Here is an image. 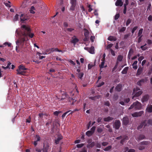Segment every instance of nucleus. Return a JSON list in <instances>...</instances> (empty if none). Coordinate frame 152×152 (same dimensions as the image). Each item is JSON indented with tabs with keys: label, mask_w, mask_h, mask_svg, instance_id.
<instances>
[{
	"label": "nucleus",
	"mask_w": 152,
	"mask_h": 152,
	"mask_svg": "<svg viewBox=\"0 0 152 152\" xmlns=\"http://www.w3.org/2000/svg\"><path fill=\"white\" fill-rule=\"evenodd\" d=\"M21 30L18 32L17 30L16 31V33L22 36L16 42V44L18 45H19L22 46L23 47L25 42L28 40V37L32 38L34 34L33 33H31V29L28 26L23 25L21 27Z\"/></svg>",
	"instance_id": "nucleus-1"
},
{
	"label": "nucleus",
	"mask_w": 152,
	"mask_h": 152,
	"mask_svg": "<svg viewBox=\"0 0 152 152\" xmlns=\"http://www.w3.org/2000/svg\"><path fill=\"white\" fill-rule=\"evenodd\" d=\"M133 108H134L136 110H141L142 108V104L140 103L138 101H136L131 105L129 108V109H131Z\"/></svg>",
	"instance_id": "nucleus-2"
},
{
	"label": "nucleus",
	"mask_w": 152,
	"mask_h": 152,
	"mask_svg": "<svg viewBox=\"0 0 152 152\" xmlns=\"http://www.w3.org/2000/svg\"><path fill=\"white\" fill-rule=\"evenodd\" d=\"M142 93L141 90L140 89L136 88H134L132 93V95H134L132 97V99H134L135 97H138Z\"/></svg>",
	"instance_id": "nucleus-3"
},
{
	"label": "nucleus",
	"mask_w": 152,
	"mask_h": 152,
	"mask_svg": "<svg viewBox=\"0 0 152 152\" xmlns=\"http://www.w3.org/2000/svg\"><path fill=\"white\" fill-rule=\"evenodd\" d=\"M121 126V123L119 120H116L113 125V127L115 129H118Z\"/></svg>",
	"instance_id": "nucleus-4"
},
{
	"label": "nucleus",
	"mask_w": 152,
	"mask_h": 152,
	"mask_svg": "<svg viewBox=\"0 0 152 152\" xmlns=\"http://www.w3.org/2000/svg\"><path fill=\"white\" fill-rule=\"evenodd\" d=\"M144 113L143 111H140L139 112H135L132 114V115L134 117L141 116Z\"/></svg>",
	"instance_id": "nucleus-5"
},
{
	"label": "nucleus",
	"mask_w": 152,
	"mask_h": 152,
	"mask_svg": "<svg viewBox=\"0 0 152 152\" xmlns=\"http://www.w3.org/2000/svg\"><path fill=\"white\" fill-rule=\"evenodd\" d=\"M146 120H145L141 122L140 124L137 127V129L139 130L142 129L144 126L145 127L147 126V124H146Z\"/></svg>",
	"instance_id": "nucleus-6"
},
{
	"label": "nucleus",
	"mask_w": 152,
	"mask_h": 152,
	"mask_svg": "<svg viewBox=\"0 0 152 152\" xmlns=\"http://www.w3.org/2000/svg\"><path fill=\"white\" fill-rule=\"evenodd\" d=\"M84 49L87 50L89 53L91 54H94V46H92L91 48L85 47Z\"/></svg>",
	"instance_id": "nucleus-7"
},
{
	"label": "nucleus",
	"mask_w": 152,
	"mask_h": 152,
	"mask_svg": "<svg viewBox=\"0 0 152 152\" xmlns=\"http://www.w3.org/2000/svg\"><path fill=\"white\" fill-rule=\"evenodd\" d=\"M129 122V119L127 117H124L122 119L123 125L126 126L128 124Z\"/></svg>",
	"instance_id": "nucleus-8"
},
{
	"label": "nucleus",
	"mask_w": 152,
	"mask_h": 152,
	"mask_svg": "<svg viewBox=\"0 0 152 152\" xmlns=\"http://www.w3.org/2000/svg\"><path fill=\"white\" fill-rule=\"evenodd\" d=\"M49 148V146L48 144H44L43 145L42 151L43 152H48Z\"/></svg>",
	"instance_id": "nucleus-9"
},
{
	"label": "nucleus",
	"mask_w": 152,
	"mask_h": 152,
	"mask_svg": "<svg viewBox=\"0 0 152 152\" xmlns=\"http://www.w3.org/2000/svg\"><path fill=\"white\" fill-rule=\"evenodd\" d=\"M72 39L71 40V42L74 45H75L79 41V39L77 38L75 36H74Z\"/></svg>",
	"instance_id": "nucleus-10"
},
{
	"label": "nucleus",
	"mask_w": 152,
	"mask_h": 152,
	"mask_svg": "<svg viewBox=\"0 0 152 152\" xmlns=\"http://www.w3.org/2000/svg\"><path fill=\"white\" fill-rule=\"evenodd\" d=\"M149 98V96L148 94L144 95L142 99V102H144L148 101Z\"/></svg>",
	"instance_id": "nucleus-11"
},
{
	"label": "nucleus",
	"mask_w": 152,
	"mask_h": 152,
	"mask_svg": "<svg viewBox=\"0 0 152 152\" xmlns=\"http://www.w3.org/2000/svg\"><path fill=\"white\" fill-rule=\"evenodd\" d=\"M123 4V2L121 0H117L115 3L116 6L121 7Z\"/></svg>",
	"instance_id": "nucleus-12"
},
{
	"label": "nucleus",
	"mask_w": 152,
	"mask_h": 152,
	"mask_svg": "<svg viewBox=\"0 0 152 152\" xmlns=\"http://www.w3.org/2000/svg\"><path fill=\"white\" fill-rule=\"evenodd\" d=\"M17 75H24L26 72L25 71H24V70L18 69L17 70Z\"/></svg>",
	"instance_id": "nucleus-13"
},
{
	"label": "nucleus",
	"mask_w": 152,
	"mask_h": 152,
	"mask_svg": "<svg viewBox=\"0 0 152 152\" xmlns=\"http://www.w3.org/2000/svg\"><path fill=\"white\" fill-rule=\"evenodd\" d=\"M122 86L121 84L119 83L115 87L116 90L118 91H120L121 90Z\"/></svg>",
	"instance_id": "nucleus-14"
},
{
	"label": "nucleus",
	"mask_w": 152,
	"mask_h": 152,
	"mask_svg": "<svg viewBox=\"0 0 152 152\" xmlns=\"http://www.w3.org/2000/svg\"><path fill=\"white\" fill-rule=\"evenodd\" d=\"M114 118L112 117L108 116L107 117H105L104 118V120L105 121L109 122L110 121L113 119Z\"/></svg>",
	"instance_id": "nucleus-15"
},
{
	"label": "nucleus",
	"mask_w": 152,
	"mask_h": 152,
	"mask_svg": "<svg viewBox=\"0 0 152 152\" xmlns=\"http://www.w3.org/2000/svg\"><path fill=\"white\" fill-rule=\"evenodd\" d=\"M146 81V79H142L137 82V84L138 86H141L142 83H143Z\"/></svg>",
	"instance_id": "nucleus-16"
},
{
	"label": "nucleus",
	"mask_w": 152,
	"mask_h": 152,
	"mask_svg": "<svg viewBox=\"0 0 152 152\" xmlns=\"http://www.w3.org/2000/svg\"><path fill=\"white\" fill-rule=\"evenodd\" d=\"M95 145V143L94 142H92L89 144H88L87 145V147L88 148H91L93 147Z\"/></svg>",
	"instance_id": "nucleus-17"
},
{
	"label": "nucleus",
	"mask_w": 152,
	"mask_h": 152,
	"mask_svg": "<svg viewBox=\"0 0 152 152\" xmlns=\"http://www.w3.org/2000/svg\"><path fill=\"white\" fill-rule=\"evenodd\" d=\"M85 32L84 35L85 37H88L89 35V32L88 30L86 28H84L83 29Z\"/></svg>",
	"instance_id": "nucleus-18"
},
{
	"label": "nucleus",
	"mask_w": 152,
	"mask_h": 152,
	"mask_svg": "<svg viewBox=\"0 0 152 152\" xmlns=\"http://www.w3.org/2000/svg\"><path fill=\"white\" fill-rule=\"evenodd\" d=\"M27 69L23 65H20L18 66V69H17L20 70H27Z\"/></svg>",
	"instance_id": "nucleus-19"
},
{
	"label": "nucleus",
	"mask_w": 152,
	"mask_h": 152,
	"mask_svg": "<svg viewBox=\"0 0 152 152\" xmlns=\"http://www.w3.org/2000/svg\"><path fill=\"white\" fill-rule=\"evenodd\" d=\"M146 110L147 111L150 113L152 112V105H149L146 108Z\"/></svg>",
	"instance_id": "nucleus-20"
},
{
	"label": "nucleus",
	"mask_w": 152,
	"mask_h": 152,
	"mask_svg": "<svg viewBox=\"0 0 152 152\" xmlns=\"http://www.w3.org/2000/svg\"><path fill=\"white\" fill-rule=\"evenodd\" d=\"M34 10H36V9L34 6H32L29 11L31 13L34 14L35 13Z\"/></svg>",
	"instance_id": "nucleus-21"
},
{
	"label": "nucleus",
	"mask_w": 152,
	"mask_h": 152,
	"mask_svg": "<svg viewBox=\"0 0 152 152\" xmlns=\"http://www.w3.org/2000/svg\"><path fill=\"white\" fill-rule=\"evenodd\" d=\"M62 139L61 136H58L56 139L55 140V143L56 144L59 143L60 141Z\"/></svg>",
	"instance_id": "nucleus-22"
},
{
	"label": "nucleus",
	"mask_w": 152,
	"mask_h": 152,
	"mask_svg": "<svg viewBox=\"0 0 152 152\" xmlns=\"http://www.w3.org/2000/svg\"><path fill=\"white\" fill-rule=\"evenodd\" d=\"M108 40L110 41H115L117 40V38L116 37L114 36H110L107 39Z\"/></svg>",
	"instance_id": "nucleus-23"
},
{
	"label": "nucleus",
	"mask_w": 152,
	"mask_h": 152,
	"mask_svg": "<svg viewBox=\"0 0 152 152\" xmlns=\"http://www.w3.org/2000/svg\"><path fill=\"white\" fill-rule=\"evenodd\" d=\"M54 51H57L58 52H62V53H63V51L61 50H59L57 48H51L50 49V52H53Z\"/></svg>",
	"instance_id": "nucleus-24"
},
{
	"label": "nucleus",
	"mask_w": 152,
	"mask_h": 152,
	"mask_svg": "<svg viewBox=\"0 0 152 152\" xmlns=\"http://www.w3.org/2000/svg\"><path fill=\"white\" fill-rule=\"evenodd\" d=\"M145 138V135L142 134H140L137 138L138 140H137L138 141L141 140L143 139H144Z\"/></svg>",
	"instance_id": "nucleus-25"
},
{
	"label": "nucleus",
	"mask_w": 152,
	"mask_h": 152,
	"mask_svg": "<svg viewBox=\"0 0 152 152\" xmlns=\"http://www.w3.org/2000/svg\"><path fill=\"white\" fill-rule=\"evenodd\" d=\"M128 69L129 67L128 66L125 67L122 71L121 73L122 74H126Z\"/></svg>",
	"instance_id": "nucleus-26"
},
{
	"label": "nucleus",
	"mask_w": 152,
	"mask_h": 152,
	"mask_svg": "<svg viewBox=\"0 0 152 152\" xmlns=\"http://www.w3.org/2000/svg\"><path fill=\"white\" fill-rule=\"evenodd\" d=\"M146 124H147L148 126L152 125V119H149L148 120H146Z\"/></svg>",
	"instance_id": "nucleus-27"
},
{
	"label": "nucleus",
	"mask_w": 152,
	"mask_h": 152,
	"mask_svg": "<svg viewBox=\"0 0 152 152\" xmlns=\"http://www.w3.org/2000/svg\"><path fill=\"white\" fill-rule=\"evenodd\" d=\"M93 133V131H88L86 133V134L88 137H90L92 135Z\"/></svg>",
	"instance_id": "nucleus-28"
},
{
	"label": "nucleus",
	"mask_w": 152,
	"mask_h": 152,
	"mask_svg": "<svg viewBox=\"0 0 152 152\" xmlns=\"http://www.w3.org/2000/svg\"><path fill=\"white\" fill-rule=\"evenodd\" d=\"M142 70V68H139L137 72V75H140L141 73Z\"/></svg>",
	"instance_id": "nucleus-29"
},
{
	"label": "nucleus",
	"mask_w": 152,
	"mask_h": 152,
	"mask_svg": "<svg viewBox=\"0 0 152 152\" xmlns=\"http://www.w3.org/2000/svg\"><path fill=\"white\" fill-rule=\"evenodd\" d=\"M77 76L79 78L81 79L83 76L84 73L83 72H81L80 73H77Z\"/></svg>",
	"instance_id": "nucleus-30"
},
{
	"label": "nucleus",
	"mask_w": 152,
	"mask_h": 152,
	"mask_svg": "<svg viewBox=\"0 0 152 152\" xmlns=\"http://www.w3.org/2000/svg\"><path fill=\"white\" fill-rule=\"evenodd\" d=\"M143 29L141 28L139 30L138 33V37H142V33Z\"/></svg>",
	"instance_id": "nucleus-31"
},
{
	"label": "nucleus",
	"mask_w": 152,
	"mask_h": 152,
	"mask_svg": "<svg viewBox=\"0 0 152 152\" xmlns=\"http://www.w3.org/2000/svg\"><path fill=\"white\" fill-rule=\"evenodd\" d=\"M128 140V137L127 136H126L124 138H123L121 140L120 143L123 145L125 140Z\"/></svg>",
	"instance_id": "nucleus-32"
},
{
	"label": "nucleus",
	"mask_w": 152,
	"mask_h": 152,
	"mask_svg": "<svg viewBox=\"0 0 152 152\" xmlns=\"http://www.w3.org/2000/svg\"><path fill=\"white\" fill-rule=\"evenodd\" d=\"M112 147L111 146H109L106 148L104 149V150L105 151H108L110 150L112 148Z\"/></svg>",
	"instance_id": "nucleus-33"
},
{
	"label": "nucleus",
	"mask_w": 152,
	"mask_h": 152,
	"mask_svg": "<svg viewBox=\"0 0 152 152\" xmlns=\"http://www.w3.org/2000/svg\"><path fill=\"white\" fill-rule=\"evenodd\" d=\"M123 56L121 55H119L118 56L117 58V61H122L123 59Z\"/></svg>",
	"instance_id": "nucleus-34"
},
{
	"label": "nucleus",
	"mask_w": 152,
	"mask_h": 152,
	"mask_svg": "<svg viewBox=\"0 0 152 152\" xmlns=\"http://www.w3.org/2000/svg\"><path fill=\"white\" fill-rule=\"evenodd\" d=\"M71 4L73 5H76L77 4V0H71Z\"/></svg>",
	"instance_id": "nucleus-35"
},
{
	"label": "nucleus",
	"mask_w": 152,
	"mask_h": 152,
	"mask_svg": "<svg viewBox=\"0 0 152 152\" xmlns=\"http://www.w3.org/2000/svg\"><path fill=\"white\" fill-rule=\"evenodd\" d=\"M102 61L101 62V64L99 65V67L100 68H102L104 67V65L105 62V61Z\"/></svg>",
	"instance_id": "nucleus-36"
},
{
	"label": "nucleus",
	"mask_w": 152,
	"mask_h": 152,
	"mask_svg": "<svg viewBox=\"0 0 152 152\" xmlns=\"http://www.w3.org/2000/svg\"><path fill=\"white\" fill-rule=\"evenodd\" d=\"M132 19L130 18H129L126 21V25L127 26H128L131 23Z\"/></svg>",
	"instance_id": "nucleus-37"
},
{
	"label": "nucleus",
	"mask_w": 152,
	"mask_h": 152,
	"mask_svg": "<svg viewBox=\"0 0 152 152\" xmlns=\"http://www.w3.org/2000/svg\"><path fill=\"white\" fill-rule=\"evenodd\" d=\"M138 28V26H136L133 28L132 31V34H133L134 33L135 31Z\"/></svg>",
	"instance_id": "nucleus-38"
},
{
	"label": "nucleus",
	"mask_w": 152,
	"mask_h": 152,
	"mask_svg": "<svg viewBox=\"0 0 152 152\" xmlns=\"http://www.w3.org/2000/svg\"><path fill=\"white\" fill-rule=\"evenodd\" d=\"M11 44L10 43L8 42H6L4 43L3 44V45H8V47H10L11 46Z\"/></svg>",
	"instance_id": "nucleus-39"
},
{
	"label": "nucleus",
	"mask_w": 152,
	"mask_h": 152,
	"mask_svg": "<svg viewBox=\"0 0 152 152\" xmlns=\"http://www.w3.org/2000/svg\"><path fill=\"white\" fill-rule=\"evenodd\" d=\"M71 111V110H69L67 112H66L64 113L62 115V117L63 118L66 115V114H67V113H68L70 112Z\"/></svg>",
	"instance_id": "nucleus-40"
},
{
	"label": "nucleus",
	"mask_w": 152,
	"mask_h": 152,
	"mask_svg": "<svg viewBox=\"0 0 152 152\" xmlns=\"http://www.w3.org/2000/svg\"><path fill=\"white\" fill-rule=\"evenodd\" d=\"M19 15L16 14L14 17V20L16 21L18 20V18Z\"/></svg>",
	"instance_id": "nucleus-41"
},
{
	"label": "nucleus",
	"mask_w": 152,
	"mask_h": 152,
	"mask_svg": "<svg viewBox=\"0 0 152 152\" xmlns=\"http://www.w3.org/2000/svg\"><path fill=\"white\" fill-rule=\"evenodd\" d=\"M23 14H21L20 16V19L21 21H23V22H24L26 20V19L25 18H22V17L23 16Z\"/></svg>",
	"instance_id": "nucleus-42"
},
{
	"label": "nucleus",
	"mask_w": 152,
	"mask_h": 152,
	"mask_svg": "<svg viewBox=\"0 0 152 152\" xmlns=\"http://www.w3.org/2000/svg\"><path fill=\"white\" fill-rule=\"evenodd\" d=\"M60 113H61V111H55L54 112L53 114L55 115L58 116Z\"/></svg>",
	"instance_id": "nucleus-43"
},
{
	"label": "nucleus",
	"mask_w": 152,
	"mask_h": 152,
	"mask_svg": "<svg viewBox=\"0 0 152 152\" xmlns=\"http://www.w3.org/2000/svg\"><path fill=\"white\" fill-rule=\"evenodd\" d=\"M126 29V27H122L119 30V31L121 32L124 31Z\"/></svg>",
	"instance_id": "nucleus-44"
},
{
	"label": "nucleus",
	"mask_w": 152,
	"mask_h": 152,
	"mask_svg": "<svg viewBox=\"0 0 152 152\" xmlns=\"http://www.w3.org/2000/svg\"><path fill=\"white\" fill-rule=\"evenodd\" d=\"M140 48H141L142 50H147L148 48L147 47H144L143 45H142L140 46Z\"/></svg>",
	"instance_id": "nucleus-45"
},
{
	"label": "nucleus",
	"mask_w": 152,
	"mask_h": 152,
	"mask_svg": "<svg viewBox=\"0 0 152 152\" xmlns=\"http://www.w3.org/2000/svg\"><path fill=\"white\" fill-rule=\"evenodd\" d=\"M138 148L140 150H142L145 149V147L144 146L141 145L139 146Z\"/></svg>",
	"instance_id": "nucleus-46"
},
{
	"label": "nucleus",
	"mask_w": 152,
	"mask_h": 152,
	"mask_svg": "<svg viewBox=\"0 0 152 152\" xmlns=\"http://www.w3.org/2000/svg\"><path fill=\"white\" fill-rule=\"evenodd\" d=\"M104 104L105 105H106L108 107H109L110 105V104L109 101H107L106 102H105Z\"/></svg>",
	"instance_id": "nucleus-47"
},
{
	"label": "nucleus",
	"mask_w": 152,
	"mask_h": 152,
	"mask_svg": "<svg viewBox=\"0 0 152 152\" xmlns=\"http://www.w3.org/2000/svg\"><path fill=\"white\" fill-rule=\"evenodd\" d=\"M113 44L112 43L108 45L107 46V49H108L110 48L113 46Z\"/></svg>",
	"instance_id": "nucleus-48"
},
{
	"label": "nucleus",
	"mask_w": 152,
	"mask_h": 152,
	"mask_svg": "<svg viewBox=\"0 0 152 152\" xmlns=\"http://www.w3.org/2000/svg\"><path fill=\"white\" fill-rule=\"evenodd\" d=\"M110 50L112 55H113V56H115V55L114 51L111 49H110Z\"/></svg>",
	"instance_id": "nucleus-49"
},
{
	"label": "nucleus",
	"mask_w": 152,
	"mask_h": 152,
	"mask_svg": "<svg viewBox=\"0 0 152 152\" xmlns=\"http://www.w3.org/2000/svg\"><path fill=\"white\" fill-rule=\"evenodd\" d=\"M84 145V144L81 143L80 144H78L76 146L78 148H80L82 147Z\"/></svg>",
	"instance_id": "nucleus-50"
},
{
	"label": "nucleus",
	"mask_w": 152,
	"mask_h": 152,
	"mask_svg": "<svg viewBox=\"0 0 152 152\" xmlns=\"http://www.w3.org/2000/svg\"><path fill=\"white\" fill-rule=\"evenodd\" d=\"M36 138H37V140H36L37 142L39 141L40 140V137H39V135H36Z\"/></svg>",
	"instance_id": "nucleus-51"
},
{
	"label": "nucleus",
	"mask_w": 152,
	"mask_h": 152,
	"mask_svg": "<svg viewBox=\"0 0 152 152\" xmlns=\"http://www.w3.org/2000/svg\"><path fill=\"white\" fill-rule=\"evenodd\" d=\"M95 145L97 148H100L101 147V145L100 143L97 142L96 143Z\"/></svg>",
	"instance_id": "nucleus-52"
},
{
	"label": "nucleus",
	"mask_w": 152,
	"mask_h": 152,
	"mask_svg": "<svg viewBox=\"0 0 152 152\" xmlns=\"http://www.w3.org/2000/svg\"><path fill=\"white\" fill-rule=\"evenodd\" d=\"M75 6H76L75 5H72L71 6V7L70 8V10H71L72 11L74 10H75Z\"/></svg>",
	"instance_id": "nucleus-53"
},
{
	"label": "nucleus",
	"mask_w": 152,
	"mask_h": 152,
	"mask_svg": "<svg viewBox=\"0 0 152 152\" xmlns=\"http://www.w3.org/2000/svg\"><path fill=\"white\" fill-rule=\"evenodd\" d=\"M120 15L119 14H116L115 16V19L117 20V19H118Z\"/></svg>",
	"instance_id": "nucleus-54"
},
{
	"label": "nucleus",
	"mask_w": 152,
	"mask_h": 152,
	"mask_svg": "<svg viewBox=\"0 0 152 152\" xmlns=\"http://www.w3.org/2000/svg\"><path fill=\"white\" fill-rule=\"evenodd\" d=\"M35 151L37 152H41L42 150L41 149L37 147H36L35 148Z\"/></svg>",
	"instance_id": "nucleus-55"
},
{
	"label": "nucleus",
	"mask_w": 152,
	"mask_h": 152,
	"mask_svg": "<svg viewBox=\"0 0 152 152\" xmlns=\"http://www.w3.org/2000/svg\"><path fill=\"white\" fill-rule=\"evenodd\" d=\"M94 66V65L93 64H88V69H91L93 66Z\"/></svg>",
	"instance_id": "nucleus-56"
},
{
	"label": "nucleus",
	"mask_w": 152,
	"mask_h": 152,
	"mask_svg": "<svg viewBox=\"0 0 152 152\" xmlns=\"http://www.w3.org/2000/svg\"><path fill=\"white\" fill-rule=\"evenodd\" d=\"M88 7L89 8V9L88 10V12H90L93 10V9L91 8V5L90 4L88 5Z\"/></svg>",
	"instance_id": "nucleus-57"
},
{
	"label": "nucleus",
	"mask_w": 152,
	"mask_h": 152,
	"mask_svg": "<svg viewBox=\"0 0 152 152\" xmlns=\"http://www.w3.org/2000/svg\"><path fill=\"white\" fill-rule=\"evenodd\" d=\"M68 61L70 63L73 65H75V63L72 60H69Z\"/></svg>",
	"instance_id": "nucleus-58"
},
{
	"label": "nucleus",
	"mask_w": 152,
	"mask_h": 152,
	"mask_svg": "<svg viewBox=\"0 0 152 152\" xmlns=\"http://www.w3.org/2000/svg\"><path fill=\"white\" fill-rule=\"evenodd\" d=\"M147 43L148 45H150L152 44V40L151 39H148L147 40Z\"/></svg>",
	"instance_id": "nucleus-59"
},
{
	"label": "nucleus",
	"mask_w": 152,
	"mask_h": 152,
	"mask_svg": "<svg viewBox=\"0 0 152 152\" xmlns=\"http://www.w3.org/2000/svg\"><path fill=\"white\" fill-rule=\"evenodd\" d=\"M104 82H102L101 83H99L98 85L97 86V87H100L104 85Z\"/></svg>",
	"instance_id": "nucleus-60"
},
{
	"label": "nucleus",
	"mask_w": 152,
	"mask_h": 152,
	"mask_svg": "<svg viewBox=\"0 0 152 152\" xmlns=\"http://www.w3.org/2000/svg\"><path fill=\"white\" fill-rule=\"evenodd\" d=\"M108 142H103L102 143V145L103 146H106L108 144Z\"/></svg>",
	"instance_id": "nucleus-61"
},
{
	"label": "nucleus",
	"mask_w": 152,
	"mask_h": 152,
	"mask_svg": "<svg viewBox=\"0 0 152 152\" xmlns=\"http://www.w3.org/2000/svg\"><path fill=\"white\" fill-rule=\"evenodd\" d=\"M95 39V37L94 36H91L90 37V40L91 42H93L94 41V39Z\"/></svg>",
	"instance_id": "nucleus-62"
},
{
	"label": "nucleus",
	"mask_w": 152,
	"mask_h": 152,
	"mask_svg": "<svg viewBox=\"0 0 152 152\" xmlns=\"http://www.w3.org/2000/svg\"><path fill=\"white\" fill-rule=\"evenodd\" d=\"M148 20L151 21L152 20V15H150L148 18Z\"/></svg>",
	"instance_id": "nucleus-63"
},
{
	"label": "nucleus",
	"mask_w": 152,
	"mask_h": 152,
	"mask_svg": "<svg viewBox=\"0 0 152 152\" xmlns=\"http://www.w3.org/2000/svg\"><path fill=\"white\" fill-rule=\"evenodd\" d=\"M79 152H87V150L85 148H83L82 150L80 151Z\"/></svg>",
	"instance_id": "nucleus-64"
}]
</instances>
